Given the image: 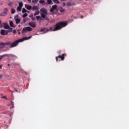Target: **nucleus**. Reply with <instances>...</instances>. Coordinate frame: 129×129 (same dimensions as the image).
I'll return each mask as SVG.
<instances>
[{"label": "nucleus", "instance_id": "f257e3e1", "mask_svg": "<svg viewBox=\"0 0 129 129\" xmlns=\"http://www.w3.org/2000/svg\"><path fill=\"white\" fill-rule=\"evenodd\" d=\"M68 25L67 22H59L54 26H51L49 27V29L47 28H42L40 32H44V33H48V32H55L56 31H59L61 30L62 28L66 27Z\"/></svg>", "mask_w": 129, "mask_h": 129}, {"label": "nucleus", "instance_id": "f03ea898", "mask_svg": "<svg viewBox=\"0 0 129 129\" xmlns=\"http://www.w3.org/2000/svg\"><path fill=\"white\" fill-rule=\"evenodd\" d=\"M32 38V36H29L28 37H23L21 39H19L14 41L10 46V48H14L15 47H17L19 44V43H21V42H24V41H26V40H30Z\"/></svg>", "mask_w": 129, "mask_h": 129}, {"label": "nucleus", "instance_id": "7ed1b4c3", "mask_svg": "<svg viewBox=\"0 0 129 129\" xmlns=\"http://www.w3.org/2000/svg\"><path fill=\"white\" fill-rule=\"evenodd\" d=\"M40 13L41 17L42 19H45V20L48 19V17L46 16L48 15V13H47V10L45 8L40 9Z\"/></svg>", "mask_w": 129, "mask_h": 129}, {"label": "nucleus", "instance_id": "20e7f679", "mask_svg": "<svg viewBox=\"0 0 129 129\" xmlns=\"http://www.w3.org/2000/svg\"><path fill=\"white\" fill-rule=\"evenodd\" d=\"M12 42L11 41H7L5 43L4 42H0V49H3V48L5 47V46H9L12 45Z\"/></svg>", "mask_w": 129, "mask_h": 129}, {"label": "nucleus", "instance_id": "39448f33", "mask_svg": "<svg viewBox=\"0 0 129 129\" xmlns=\"http://www.w3.org/2000/svg\"><path fill=\"white\" fill-rule=\"evenodd\" d=\"M32 30L33 29L30 27H24L22 31V34H24L25 32H31L32 31Z\"/></svg>", "mask_w": 129, "mask_h": 129}, {"label": "nucleus", "instance_id": "423d86ee", "mask_svg": "<svg viewBox=\"0 0 129 129\" xmlns=\"http://www.w3.org/2000/svg\"><path fill=\"white\" fill-rule=\"evenodd\" d=\"M65 56H66V53L62 54L58 56H56L55 59L56 60V62H58V58H60L62 61H64V59H65Z\"/></svg>", "mask_w": 129, "mask_h": 129}, {"label": "nucleus", "instance_id": "0eeeda50", "mask_svg": "<svg viewBox=\"0 0 129 129\" xmlns=\"http://www.w3.org/2000/svg\"><path fill=\"white\" fill-rule=\"evenodd\" d=\"M8 15V8H5L4 12L0 14L1 17H6Z\"/></svg>", "mask_w": 129, "mask_h": 129}, {"label": "nucleus", "instance_id": "6e6552de", "mask_svg": "<svg viewBox=\"0 0 129 129\" xmlns=\"http://www.w3.org/2000/svg\"><path fill=\"white\" fill-rule=\"evenodd\" d=\"M23 3L21 2L19 4V6L17 7V12H21L22 11V8H23Z\"/></svg>", "mask_w": 129, "mask_h": 129}, {"label": "nucleus", "instance_id": "1a4fd4ad", "mask_svg": "<svg viewBox=\"0 0 129 129\" xmlns=\"http://www.w3.org/2000/svg\"><path fill=\"white\" fill-rule=\"evenodd\" d=\"M29 25L30 27H31L32 28H36L37 27V24H36V22H32L29 23Z\"/></svg>", "mask_w": 129, "mask_h": 129}, {"label": "nucleus", "instance_id": "9d476101", "mask_svg": "<svg viewBox=\"0 0 129 129\" xmlns=\"http://www.w3.org/2000/svg\"><path fill=\"white\" fill-rule=\"evenodd\" d=\"M1 35H3V36H6V35H8V31H7V30L2 29V30H1Z\"/></svg>", "mask_w": 129, "mask_h": 129}, {"label": "nucleus", "instance_id": "9b49d317", "mask_svg": "<svg viewBox=\"0 0 129 129\" xmlns=\"http://www.w3.org/2000/svg\"><path fill=\"white\" fill-rule=\"evenodd\" d=\"M58 6L56 5L52 6V8L50 10V13H54V11L57 9Z\"/></svg>", "mask_w": 129, "mask_h": 129}, {"label": "nucleus", "instance_id": "f8f14e48", "mask_svg": "<svg viewBox=\"0 0 129 129\" xmlns=\"http://www.w3.org/2000/svg\"><path fill=\"white\" fill-rule=\"evenodd\" d=\"M25 7L26 9H27V10H28L29 11L32 10V6H31L30 5H28L27 4H25Z\"/></svg>", "mask_w": 129, "mask_h": 129}, {"label": "nucleus", "instance_id": "ddd939ff", "mask_svg": "<svg viewBox=\"0 0 129 129\" xmlns=\"http://www.w3.org/2000/svg\"><path fill=\"white\" fill-rule=\"evenodd\" d=\"M4 29H9L10 28V26H9L8 24L6 23H3Z\"/></svg>", "mask_w": 129, "mask_h": 129}, {"label": "nucleus", "instance_id": "4468645a", "mask_svg": "<svg viewBox=\"0 0 129 129\" xmlns=\"http://www.w3.org/2000/svg\"><path fill=\"white\" fill-rule=\"evenodd\" d=\"M15 21H16V23L17 25H18V24H20V23H21V19H20V18H17Z\"/></svg>", "mask_w": 129, "mask_h": 129}, {"label": "nucleus", "instance_id": "2eb2a0df", "mask_svg": "<svg viewBox=\"0 0 129 129\" xmlns=\"http://www.w3.org/2000/svg\"><path fill=\"white\" fill-rule=\"evenodd\" d=\"M9 54H3V55H0V61L1 60H2V59H3V58H4V57H5V56H8Z\"/></svg>", "mask_w": 129, "mask_h": 129}, {"label": "nucleus", "instance_id": "dca6fc26", "mask_svg": "<svg viewBox=\"0 0 129 129\" xmlns=\"http://www.w3.org/2000/svg\"><path fill=\"white\" fill-rule=\"evenodd\" d=\"M38 10V7L37 6H33L32 8V11H37Z\"/></svg>", "mask_w": 129, "mask_h": 129}, {"label": "nucleus", "instance_id": "f3484780", "mask_svg": "<svg viewBox=\"0 0 129 129\" xmlns=\"http://www.w3.org/2000/svg\"><path fill=\"white\" fill-rule=\"evenodd\" d=\"M8 56H10V57H12V58H17V56L15 55V54H8Z\"/></svg>", "mask_w": 129, "mask_h": 129}, {"label": "nucleus", "instance_id": "a211bd4d", "mask_svg": "<svg viewBox=\"0 0 129 129\" xmlns=\"http://www.w3.org/2000/svg\"><path fill=\"white\" fill-rule=\"evenodd\" d=\"M53 2L55 3L56 4V5H59L60 4V2H59L58 0H53Z\"/></svg>", "mask_w": 129, "mask_h": 129}, {"label": "nucleus", "instance_id": "6ab92c4d", "mask_svg": "<svg viewBox=\"0 0 129 129\" xmlns=\"http://www.w3.org/2000/svg\"><path fill=\"white\" fill-rule=\"evenodd\" d=\"M8 30H7V32H8V33H11V32H12L13 31V28H8Z\"/></svg>", "mask_w": 129, "mask_h": 129}, {"label": "nucleus", "instance_id": "aec40b11", "mask_svg": "<svg viewBox=\"0 0 129 129\" xmlns=\"http://www.w3.org/2000/svg\"><path fill=\"white\" fill-rule=\"evenodd\" d=\"M15 13H16V10H15V9H11V14L14 15Z\"/></svg>", "mask_w": 129, "mask_h": 129}, {"label": "nucleus", "instance_id": "412c9836", "mask_svg": "<svg viewBox=\"0 0 129 129\" xmlns=\"http://www.w3.org/2000/svg\"><path fill=\"white\" fill-rule=\"evenodd\" d=\"M22 13L23 14H25V13H27V10H26V9L25 8H23Z\"/></svg>", "mask_w": 129, "mask_h": 129}, {"label": "nucleus", "instance_id": "4be33fe9", "mask_svg": "<svg viewBox=\"0 0 129 129\" xmlns=\"http://www.w3.org/2000/svg\"><path fill=\"white\" fill-rule=\"evenodd\" d=\"M39 14H40V12H39V11H36V12L34 14V16H37V15H39Z\"/></svg>", "mask_w": 129, "mask_h": 129}, {"label": "nucleus", "instance_id": "5701e85b", "mask_svg": "<svg viewBox=\"0 0 129 129\" xmlns=\"http://www.w3.org/2000/svg\"><path fill=\"white\" fill-rule=\"evenodd\" d=\"M10 25L11 27H13L14 22H13V21H10Z\"/></svg>", "mask_w": 129, "mask_h": 129}, {"label": "nucleus", "instance_id": "b1692460", "mask_svg": "<svg viewBox=\"0 0 129 129\" xmlns=\"http://www.w3.org/2000/svg\"><path fill=\"white\" fill-rule=\"evenodd\" d=\"M38 2H39V0H32L33 4H36Z\"/></svg>", "mask_w": 129, "mask_h": 129}, {"label": "nucleus", "instance_id": "393cba45", "mask_svg": "<svg viewBox=\"0 0 129 129\" xmlns=\"http://www.w3.org/2000/svg\"><path fill=\"white\" fill-rule=\"evenodd\" d=\"M47 4L48 5H51L52 4V0H47Z\"/></svg>", "mask_w": 129, "mask_h": 129}, {"label": "nucleus", "instance_id": "a878e982", "mask_svg": "<svg viewBox=\"0 0 129 129\" xmlns=\"http://www.w3.org/2000/svg\"><path fill=\"white\" fill-rule=\"evenodd\" d=\"M39 4H45V0H40L39 1Z\"/></svg>", "mask_w": 129, "mask_h": 129}, {"label": "nucleus", "instance_id": "bb28decb", "mask_svg": "<svg viewBox=\"0 0 129 129\" xmlns=\"http://www.w3.org/2000/svg\"><path fill=\"white\" fill-rule=\"evenodd\" d=\"M36 19H37V21H39V20H40V19H41V16H36Z\"/></svg>", "mask_w": 129, "mask_h": 129}, {"label": "nucleus", "instance_id": "cd10ccee", "mask_svg": "<svg viewBox=\"0 0 129 129\" xmlns=\"http://www.w3.org/2000/svg\"><path fill=\"white\" fill-rule=\"evenodd\" d=\"M59 12L60 13H64V12H65V10L61 9L59 10Z\"/></svg>", "mask_w": 129, "mask_h": 129}, {"label": "nucleus", "instance_id": "c85d7f7f", "mask_svg": "<svg viewBox=\"0 0 129 129\" xmlns=\"http://www.w3.org/2000/svg\"><path fill=\"white\" fill-rule=\"evenodd\" d=\"M67 5L68 6V7H71V6H72L71 3L68 2V3L67 4Z\"/></svg>", "mask_w": 129, "mask_h": 129}, {"label": "nucleus", "instance_id": "c756f323", "mask_svg": "<svg viewBox=\"0 0 129 129\" xmlns=\"http://www.w3.org/2000/svg\"><path fill=\"white\" fill-rule=\"evenodd\" d=\"M23 18H26V17H28V14L25 13L23 15Z\"/></svg>", "mask_w": 129, "mask_h": 129}, {"label": "nucleus", "instance_id": "7c9ffc66", "mask_svg": "<svg viewBox=\"0 0 129 129\" xmlns=\"http://www.w3.org/2000/svg\"><path fill=\"white\" fill-rule=\"evenodd\" d=\"M11 104L12 105V108H14L15 107V106H14V105H15V104H14V102L11 101Z\"/></svg>", "mask_w": 129, "mask_h": 129}, {"label": "nucleus", "instance_id": "2f4dec72", "mask_svg": "<svg viewBox=\"0 0 129 129\" xmlns=\"http://www.w3.org/2000/svg\"><path fill=\"white\" fill-rule=\"evenodd\" d=\"M13 2H10L8 4V6H9V7H12V6H13Z\"/></svg>", "mask_w": 129, "mask_h": 129}, {"label": "nucleus", "instance_id": "473e14b6", "mask_svg": "<svg viewBox=\"0 0 129 129\" xmlns=\"http://www.w3.org/2000/svg\"><path fill=\"white\" fill-rule=\"evenodd\" d=\"M2 98H3L4 99H7V96H2Z\"/></svg>", "mask_w": 129, "mask_h": 129}, {"label": "nucleus", "instance_id": "72a5a7b5", "mask_svg": "<svg viewBox=\"0 0 129 129\" xmlns=\"http://www.w3.org/2000/svg\"><path fill=\"white\" fill-rule=\"evenodd\" d=\"M0 27H3V23H2V21L0 20Z\"/></svg>", "mask_w": 129, "mask_h": 129}, {"label": "nucleus", "instance_id": "f704fd0d", "mask_svg": "<svg viewBox=\"0 0 129 129\" xmlns=\"http://www.w3.org/2000/svg\"><path fill=\"white\" fill-rule=\"evenodd\" d=\"M13 34H16L17 33V31L16 30H13Z\"/></svg>", "mask_w": 129, "mask_h": 129}, {"label": "nucleus", "instance_id": "c9c22d12", "mask_svg": "<svg viewBox=\"0 0 129 129\" xmlns=\"http://www.w3.org/2000/svg\"><path fill=\"white\" fill-rule=\"evenodd\" d=\"M63 7H65V6H66V3H63Z\"/></svg>", "mask_w": 129, "mask_h": 129}, {"label": "nucleus", "instance_id": "e433bc0d", "mask_svg": "<svg viewBox=\"0 0 129 129\" xmlns=\"http://www.w3.org/2000/svg\"><path fill=\"white\" fill-rule=\"evenodd\" d=\"M29 3H31L32 2V0H28Z\"/></svg>", "mask_w": 129, "mask_h": 129}, {"label": "nucleus", "instance_id": "4c0bfd02", "mask_svg": "<svg viewBox=\"0 0 129 129\" xmlns=\"http://www.w3.org/2000/svg\"><path fill=\"white\" fill-rule=\"evenodd\" d=\"M83 18H84L83 16L82 15V16H81V19H83Z\"/></svg>", "mask_w": 129, "mask_h": 129}, {"label": "nucleus", "instance_id": "58836bf2", "mask_svg": "<svg viewBox=\"0 0 129 129\" xmlns=\"http://www.w3.org/2000/svg\"><path fill=\"white\" fill-rule=\"evenodd\" d=\"M3 77V75H0V78H2Z\"/></svg>", "mask_w": 129, "mask_h": 129}, {"label": "nucleus", "instance_id": "ea45409f", "mask_svg": "<svg viewBox=\"0 0 129 129\" xmlns=\"http://www.w3.org/2000/svg\"><path fill=\"white\" fill-rule=\"evenodd\" d=\"M64 1H67V0H60L61 2H64Z\"/></svg>", "mask_w": 129, "mask_h": 129}, {"label": "nucleus", "instance_id": "a19ab883", "mask_svg": "<svg viewBox=\"0 0 129 129\" xmlns=\"http://www.w3.org/2000/svg\"><path fill=\"white\" fill-rule=\"evenodd\" d=\"M0 69H2V65L0 66Z\"/></svg>", "mask_w": 129, "mask_h": 129}, {"label": "nucleus", "instance_id": "79ce46f5", "mask_svg": "<svg viewBox=\"0 0 129 129\" xmlns=\"http://www.w3.org/2000/svg\"><path fill=\"white\" fill-rule=\"evenodd\" d=\"M10 66V64H8V66Z\"/></svg>", "mask_w": 129, "mask_h": 129}, {"label": "nucleus", "instance_id": "37998d69", "mask_svg": "<svg viewBox=\"0 0 129 129\" xmlns=\"http://www.w3.org/2000/svg\"><path fill=\"white\" fill-rule=\"evenodd\" d=\"M45 5H47V3H45Z\"/></svg>", "mask_w": 129, "mask_h": 129}, {"label": "nucleus", "instance_id": "c03bdc74", "mask_svg": "<svg viewBox=\"0 0 129 129\" xmlns=\"http://www.w3.org/2000/svg\"><path fill=\"white\" fill-rule=\"evenodd\" d=\"M58 61H60V60H58Z\"/></svg>", "mask_w": 129, "mask_h": 129}]
</instances>
